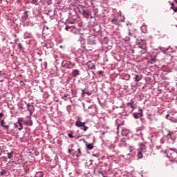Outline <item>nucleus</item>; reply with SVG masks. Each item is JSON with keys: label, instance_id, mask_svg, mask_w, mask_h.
Instances as JSON below:
<instances>
[{"label": "nucleus", "instance_id": "obj_29", "mask_svg": "<svg viewBox=\"0 0 177 177\" xmlns=\"http://www.w3.org/2000/svg\"><path fill=\"white\" fill-rule=\"evenodd\" d=\"M65 30H66V31H68V30H70V26H66Z\"/></svg>", "mask_w": 177, "mask_h": 177}, {"label": "nucleus", "instance_id": "obj_3", "mask_svg": "<svg viewBox=\"0 0 177 177\" xmlns=\"http://www.w3.org/2000/svg\"><path fill=\"white\" fill-rule=\"evenodd\" d=\"M85 122H81V118H77V120L75 122V126L77 127V128H81L82 127H84Z\"/></svg>", "mask_w": 177, "mask_h": 177}, {"label": "nucleus", "instance_id": "obj_1", "mask_svg": "<svg viewBox=\"0 0 177 177\" xmlns=\"http://www.w3.org/2000/svg\"><path fill=\"white\" fill-rule=\"evenodd\" d=\"M140 149L138 150V158H143V153H146V146L143 143H140Z\"/></svg>", "mask_w": 177, "mask_h": 177}, {"label": "nucleus", "instance_id": "obj_40", "mask_svg": "<svg viewBox=\"0 0 177 177\" xmlns=\"http://www.w3.org/2000/svg\"><path fill=\"white\" fill-rule=\"evenodd\" d=\"M119 16H121V11L119 12Z\"/></svg>", "mask_w": 177, "mask_h": 177}, {"label": "nucleus", "instance_id": "obj_22", "mask_svg": "<svg viewBox=\"0 0 177 177\" xmlns=\"http://www.w3.org/2000/svg\"><path fill=\"white\" fill-rule=\"evenodd\" d=\"M88 129H89V127L85 126V124H84V126H83V131H84V132H86V131H88Z\"/></svg>", "mask_w": 177, "mask_h": 177}, {"label": "nucleus", "instance_id": "obj_4", "mask_svg": "<svg viewBox=\"0 0 177 177\" xmlns=\"http://www.w3.org/2000/svg\"><path fill=\"white\" fill-rule=\"evenodd\" d=\"M142 131H145V126H143V124L136 129L137 133H140L141 136H143V133L142 132Z\"/></svg>", "mask_w": 177, "mask_h": 177}, {"label": "nucleus", "instance_id": "obj_16", "mask_svg": "<svg viewBox=\"0 0 177 177\" xmlns=\"http://www.w3.org/2000/svg\"><path fill=\"white\" fill-rule=\"evenodd\" d=\"M82 15L84 16V17L88 18V16H89V12L85 10H83Z\"/></svg>", "mask_w": 177, "mask_h": 177}, {"label": "nucleus", "instance_id": "obj_28", "mask_svg": "<svg viewBox=\"0 0 177 177\" xmlns=\"http://www.w3.org/2000/svg\"><path fill=\"white\" fill-rule=\"evenodd\" d=\"M103 71H98V74L100 75H102V74H103Z\"/></svg>", "mask_w": 177, "mask_h": 177}, {"label": "nucleus", "instance_id": "obj_39", "mask_svg": "<svg viewBox=\"0 0 177 177\" xmlns=\"http://www.w3.org/2000/svg\"><path fill=\"white\" fill-rule=\"evenodd\" d=\"M86 93V95H88V96L91 95V93Z\"/></svg>", "mask_w": 177, "mask_h": 177}, {"label": "nucleus", "instance_id": "obj_17", "mask_svg": "<svg viewBox=\"0 0 177 177\" xmlns=\"http://www.w3.org/2000/svg\"><path fill=\"white\" fill-rule=\"evenodd\" d=\"M93 12L94 13V17H96V16H97V13H99V10L96 8H93Z\"/></svg>", "mask_w": 177, "mask_h": 177}, {"label": "nucleus", "instance_id": "obj_36", "mask_svg": "<svg viewBox=\"0 0 177 177\" xmlns=\"http://www.w3.org/2000/svg\"><path fill=\"white\" fill-rule=\"evenodd\" d=\"M3 115V113H0V117H2Z\"/></svg>", "mask_w": 177, "mask_h": 177}, {"label": "nucleus", "instance_id": "obj_18", "mask_svg": "<svg viewBox=\"0 0 177 177\" xmlns=\"http://www.w3.org/2000/svg\"><path fill=\"white\" fill-rule=\"evenodd\" d=\"M35 177H44V172L38 171L35 174Z\"/></svg>", "mask_w": 177, "mask_h": 177}, {"label": "nucleus", "instance_id": "obj_14", "mask_svg": "<svg viewBox=\"0 0 177 177\" xmlns=\"http://www.w3.org/2000/svg\"><path fill=\"white\" fill-rule=\"evenodd\" d=\"M15 152L12 151H11V152H10V153H7V156H8V158H9L10 160H13V153H14Z\"/></svg>", "mask_w": 177, "mask_h": 177}, {"label": "nucleus", "instance_id": "obj_21", "mask_svg": "<svg viewBox=\"0 0 177 177\" xmlns=\"http://www.w3.org/2000/svg\"><path fill=\"white\" fill-rule=\"evenodd\" d=\"M26 124L27 125H32V121H31V120H26Z\"/></svg>", "mask_w": 177, "mask_h": 177}, {"label": "nucleus", "instance_id": "obj_38", "mask_svg": "<svg viewBox=\"0 0 177 177\" xmlns=\"http://www.w3.org/2000/svg\"><path fill=\"white\" fill-rule=\"evenodd\" d=\"M168 117H169V114H167V115H166V118H168Z\"/></svg>", "mask_w": 177, "mask_h": 177}, {"label": "nucleus", "instance_id": "obj_8", "mask_svg": "<svg viewBox=\"0 0 177 177\" xmlns=\"http://www.w3.org/2000/svg\"><path fill=\"white\" fill-rule=\"evenodd\" d=\"M141 31L144 32V34H146L147 32V25L143 24L141 26Z\"/></svg>", "mask_w": 177, "mask_h": 177}, {"label": "nucleus", "instance_id": "obj_15", "mask_svg": "<svg viewBox=\"0 0 177 177\" xmlns=\"http://www.w3.org/2000/svg\"><path fill=\"white\" fill-rule=\"evenodd\" d=\"M111 21L113 24L118 25V19H117V17H114Z\"/></svg>", "mask_w": 177, "mask_h": 177}, {"label": "nucleus", "instance_id": "obj_26", "mask_svg": "<svg viewBox=\"0 0 177 177\" xmlns=\"http://www.w3.org/2000/svg\"><path fill=\"white\" fill-rule=\"evenodd\" d=\"M68 138H74V136H73V134H71V133H68Z\"/></svg>", "mask_w": 177, "mask_h": 177}, {"label": "nucleus", "instance_id": "obj_27", "mask_svg": "<svg viewBox=\"0 0 177 177\" xmlns=\"http://www.w3.org/2000/svg\"><path fill=\"white\" fill-rule=\"evenodd\" d=\"M5 174H6V171L5 170H2L1 172V175H5Z\"/></svg>", "mask_w": 177, "mask_h": 177}, {"label": "nucleus", "instance_id": "obj_24", "mask_svg": "<svg viewBox=\"0 0 177 177\" xmlns=\"http://www.w3.org/2000/svg\"><path fill=\"white\" fill-rule=\"evenodd\" d=\"M151 64L156 63V58H152V59H151Z\"/></svg>", "mask_w": 177, "mask_h": 177}, {"label": "nucleus", "instance_id": "obj_30", "mask_svg": "<svg viewBox=\"0 0 177 177\" xmlns=\"http://www.w3.org/2000/svg\"><path fill=\"white\" fill-rule=\"evenodd\" d=\"M171 9H174V3H171Z\"/></svg>", "mask_w": 177, "mask_h": 177}, {"label": "nucleus", "instance_id": "obj_5", "mask_svg": "<svg viewBox=\"0 0 177 177\" xmlns=\"http://www.w3.org/2000/svg\"><path fill=\"white\" fill-rule=\"evenodd\" d=\"M133 117L136 119L140 118V117H143V111L142 109H140V113H134Z\"/></svg>", "mask_w": 177, "mask_h": 177}, {"label": "nucleus", "instance_id": "obj_7", "mask_svg": "<svg viewBox=\"0 0 177 177\" xmlns=\"http://www.w3.org/2000/svg\"><path fill=\"white\" fill-rule=\"evenodd\" d=\"M1 127H2V128H4V129H9V125H6L5 120H2L1 121Z\"/></svg>", "mask_w": 177, "mask_h": 177}, {"label": "nucleus", "instance_id": "obj_31", "mask_svg": "<svg viewBox=\"0 0 177 177\" xmlns=\"http://www.w3.org/2000/svg\"><path fill=\"white\" fill-rule=\"evenodd\" d=\"M173 10H174L175 12H177V7H176V8H174Z\"/></svg>", "mask_w": 177, "mask_h": 177}, {"label": "nucleus", "instance_id": "obj_32", "mask_svg": "<svg viewBox=\"0 0 177 177\" xmlns=\"http://www.w3.org/2000/svg\"><path fill=\"white\" fill-rule=\"evenodd\" d=\"M128 35H129V36L132 35V33H131V31H130V30H129Z\"/></svg>", "mask_w": 177, "mask_h": 177}, {"label": "nucleus", "instance_id": "obj_25", "mask_svg": "<svg viewBox=\"0 0 177 177\" xmlns=\"http://www.w3.org/2000/svg\"><path fill=\"white\" fill-rule=\"evenodd\" d=\"M38 2V0H32V3L35 4Z\"/></svg>", "mask_w": 177, "mask_h": 177}, {"label": "nucleus", "instance_id": "obj_20", "mask_svg": "<svg viewBox=\"0 0 177 177\" xmlns=\"http://www.w3.org/2000/svg\"><path fill=\"white\" fill-rule=\"evenodd\" d=\"M77 151H78V153L77 154V157H80V156H82V152H81V149L80 148L77 149Z\"/></svg>", "mask_w": 177, "mask_h": 177}, {"label": "nucleus", "instance_id": "obj_34", "mask_svg": "<svg viewBox=\"0 0 177 177\" xmlns=\"http://www.w3.org/2000/svg\"><path fill=\"white\" fill-rule=\"evenodd\" d=\"M86 93L84 90H82V95H85Z\"/></svg>", "mask_w": 177, "mask_h": 177}, {"label": "nucleus", "instance_id": "obj_2", "mask_svg": "<svg viewBox=\"0 0 177 177\" xmlns=\"http://www.w3.org/2000/svg\"><path fill=\"white\" fill-rule=\"evenodd\" d=\"M16 127L18 128L19 131H21V129H23V118H19L18 119Z\"/></svg>", "mask_w": 177, "mask_h": 177}, {"label": "nucleus", "instance_id": "obj_35", "mask_svg": "<svg viewBox=\"0 0 177 177\" xmlns=\"http://www.w3.org/2000/svg\"><path fill=\"white\" fill-rule=\"evenodd\" d=\"M75 64H73L72 67H70L69 68H73V67H75Z\"/></svg>", "mask_w": 177, "mask_h": 177}, {"label": "nucleus", "instance_id": "obj_23", "mask_svg": "<svg viewBox=\"0 0 177 177\" xmlns=\"http://www.w3.org/2000/svg\"><path fill=\"white\" fill-rule=\"evenodd\" d=\"M18 48L20 49V50H23V49H24V48H23V46L21 45V44H20V43L18 44Z\"/></svg>", "mask_w": 177, "mask_h": 177}, {"label": "nucleus", "instance_id": "obj_41", "mask_svg": "<svg viewBox=\"0 0 177 177\" xmlns=\"http://www.w3.org/2000/svg\"><path fill=\"white\" fill-rule=\"evenodd\" d=\"M174 2H176V3H177V0H174Z\"/></svg>", "mask_w": 177, "mask_h": 177}, {"label": "nucleus", "instance_id": "obj_11", "mask_svg": "<svg viewBox=\"0 0 177 177\" xmlns=\"http://www.w3.org/2000/svg\"><path fill=\"white\" fill-rule=\"evenodd\" d=\"M86 143V147L87 149H88V150H92V149H93V144L92 143H88L87 142H84Z\"/></svg>", "mask_w": 177, "mask_h": 177}, {"label": "nucleus", "instance_id": "obj_19", "mask_svg": "<svg viewBox=\"0 0 177 177\" xmlns=\"http://www.w3.org/2000/svg\"><path fill=\"white\" fill-rule=\"evenodd\" d=\"M172 135H174V132L167 131V134L165 136L166 138H171Z\"/></svg>", "mask_w": 177, "mask_h": 177}, {"label": "nucleus", "instance_id": "obj_33", "mask_svg": "<svg viewBox=\"0 0 177 177\" xmlns=\"http://www.w3.org/2000/svg\"><path fill=\"white\" fill-rule=\"evenodd\" d=\"M66 97H67V95H64L63 97H62V99H64V100H66Z\"/></svg>", "mask_w": 177, "mask_h": 177}, {"label": "nucleus", "instance_id": "obj_12", "mask_svg": "<svg viewBox=\"0 0 177 177\" xmlns=\"http://www.w3.org/2000/svg\"><path fill=\"white\" fill-rule=\"evenodd\" d=\"M27 109H28V111H30V113H32V110L34 109V106L30 104H27Z\"/></svg>", "mask_w": 177, "mask_h": 177}, {"label": "nucleus", "instance_id": "obj_37", "mask_svg": "<svg viewBox=\"0 0 177 177\" xmlns=\"http://www.w3.org/2000/svg\"><path fill=\"white\" fill-rule=\"evenodd\" d=\"M68 151L69 153H71V149H68Z\"/></svg>", "mask_w": 177, "mask_h": 177}, {"label": "nucleus", "instance_id": "obj_10", "mask_svg": "<svg viewBox=\"0 0 177 177\" xmlns=\"http://www.w3.org/2000/svg\"><path fill=\"white\" fill-rule=\"evenodd\" d=\"M80 71L77 70V69H74L72 71V75L73 77H78V75H80Z\"/></svg>", "mask_w": 177, "mask_h": 177}, {"label": "nucleus", "instance_id": "obj_6", "mask_svg": "<svg viewBox=\"0 0 177 177\" xmlns=\"http://www.w3.org/2000/svg\"><path fill=\"white\" fill-rule=\"evenodd\" d=\"M87 67H88L90 70H95V68H96V66H95V64L92 63V62H88L87 63Z\"/></svg>", "mask_w": 177, "mask_h": 177}, {"label": "nucleus", "instance_id": "obj_9", "mask_svg": "<svg viewBox=\"0 0 177 177\" xmlns=\"http://www.w3.org/2000/svg\"><path fill=\"white\" fill-rule=\"evenodd\" d=\"M127 106H129L131 109H134L136 104H135V102H133V100H131L130 102L127 103Z\"/></svg>", "mask_w": 177, "mask_h": 177}, {"label": "nucleus", "instance_id": "obj_13", "mask_svg": "<svg viewBox=\"0 0 177 177\" xmlns=\"http://www.w3.org/2000/svg\"><path fill=\"white\" fill-rule=\"evenodd\" d=\"M140 80H142V76H140L139 75H136V76L134 77V81H136V82H139V81H140Z\"/></svg>", "mask_w": 177, "mask_h": 177}]
</instances>
